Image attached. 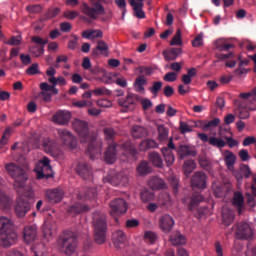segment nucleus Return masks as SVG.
Listing matches in <instances>:
<instances>
[{
  "label": "nucleus",
  "instance_id": "nucleus-36",
  "mask_svg": "<svg viewBox=\"0 0 256 256\" xmlns=\"http://www.w3.org/2000/svg\"><path fill=\"white\" fill-rule=\"evenodd\" d=\"M149 161L154 165V167H164L163 159L160 153H157L156 151L149 153Z\"/></svg>",
  "mask_w": 256,
  "mask_h": 256
},
{
  "label": "nucleus",
  "instance_id": "nucleus-59",
  "mask_svg": "<svg viewBox=\"0 0 256 256\" xmlns=\"http://www.w3.org/2000/svg\"><path fill=\"white\" fill-rule=\"evenodd\" d=\"M39 64H32L29 68L26 70V74L29 76H35L36 74H39Z\"/></svg>",
  "mask_w": 256,
  "mask_h": 256
},
{
  "label": "nucleus",
  "instance_id": "nucleus-35",
  "mask_svg": "<svg viewBox=\"0 0 256 256\" xmlns=\"http://www.w3.org/2000/svg\"><path fill=\"white\" fill-rule=\"evenodd\" d=\"M158 131V141L160 143H164V141H168L169 139V128L167 126H164V124H159L157 127Z\"/></svg>",
  "mask_w": 256,
  "mask_h": 256
},
{
  "label": "nucleus",
  "instance_id": "nucleus-15",
  "mask_svg": "<svg viewBox=\"0 0 256 256\" xmlns=\"http://www.w3.org/2000/svg\"><path fill=\"white\" fill-rule=\"evenodd\" d=\"M104 183H111V185H127L129 179L127 175L123 173H117L116 175H107L103 178Z\"/></svg>",
  "mask_w": 256,
  "mask_h": 256
},
{
  "label": "nucleus",
  "instance_id": "nucleus-11",
  "mask_svg": "<svg viewBox=\"0 0 256 256\" xmlns=\"http://www.w3.org/2000/svg\"><path fill=\"white\" fill-rule=\"evenodd\" d=\"M128 210V204L124 198H115L110 203V214L115 216L116 214H125Z\"/></svg>",
  "mask_w": 256,
  "mask_h": 256
},
{
  "label": "nucleus",
  "instance_id": "nucleus-61",
  "mask_svg": "<svg viewBox=\"0 0 256 256\" xmlns=\"http://www.w3.org/2000/svg\"><path fill=\"white\" fill-rule=\"evenodd\" d=\"M222 219L224 221L225 224H231V222H233L234 220V216L231 212H229L228 214H226L225 210L222 211Z\"/></svg>",
  "mask_w": 256,
  "mask_h": 256
},
{
  "label": "nucleus",
  "instance_id": "nucleus-34",
  "mask_svg": "<svg viewBox=\"0 0 256 256\" xmlns=\"http://www.w3.org/2000/svg\"><path fill=\"white\" fill-rule=\"evenodd\" d=\"M162 153H163L164 161H165L166 165L168 167L173 165V163L175 162V155H174L173 151H171L169 149V145L167 147L162 148Z\"/></svg>",
  "mask_w": 256,
  "mask_h": 256
},
{
  "label": "nucleus",
  "instance_id": "nucleus-7",
  "mask_svg": "<svg viewBox=\"0 0 256 256\" xmlns=\"http://www.w3.org/2000/svg\"><path fill=\"white\" fill-rule=\"evenodd\" d=\"M58 244L66 254H73L77 248V236L75 232L69 230L64 231L58 240Z\"/></svg>",
  "mask_w": 256,
  "mask_h": 256
},
{
  "label": "nucleus",
  "instance_id": "nucleus-40",
  "mask_svg": "<svg viewBox=\"0 0 256 256\" xmlns=\"http://www.w3.org/2000/svg\"><path fill=\"white\" fill-rule=\"evenodd\" d=\"M197 68H190L186 74H183L182 76V82L183 84L189 85L192 82V78H195L197 76Z\"/></svg>",
  "mask_w": 256,
  "mask_h": 256
},
{
  "label": "nucleus",
  "instance_id": "nucleus-63",
  "mask_svg": "<svg viewBox=\"0 0 256 256\" xmlns=\"http://www.w3.org/2000/svg\"><path fill=\"white\" fill-rule=\"evenodd\" d=\"M22 41V37L20 35H13L12 37H10L9 41H6V43L8 45H20Z\"/></svg>",
  "mask_w": 256,
  "mask_h": 256
},
{
  "label": "nucleus",
  "instance_id": "nucleus-8",
  "mask_svg": "<svg viewBox=\"0 0 256 256\" xmlns=\"http://www.w3.org/2000/svg\"><path fill=\"white\" fill-rule=\"evenodd\" d=\"M31 41L32 43H35V45H30V53H32L34 57H40V55H43V53H45V46L49 43V39H43V37H40L39 35H33L31 37Z\"/></svg>",
  "mask_w": 256,
  "mask_h": 256
},
{
  "label": "nucleus",
  "instance_id": "nucleus-23",
  "mask_svg": "<svg viewBox=\"0 0 256 256\" xmlns=\"http://www.w3.org/2000/svg\"><path fill=\"white\" fill-rule=\"evenodd\" d=\"M112 242L115 248H123L127 242V236L123 230H116L112 234Z\"/></svg>",
  "mask_w": 256,
  "mask_h": 256
},
{
  "label": "nucleus",
  "instance_id": "nucleus-1",
  "mask_svg": "<svg viewBox=\"0 0 256 256\" xmlns=\"http://www.w3.org/2000/svg\"><path fill=\"white\" fill-rule=\"evenodd\" d=\"M5 169L10 177L14 179V186L18 193H20V197L16 202L15 213L19 218H24L31 210V204L25 197H33V191H31V189H28V191L24 193V187L28 179V175L25 169L16 163H6Z\"/></svg>",
  "mask_w": 256,
  "mask_h": 256
},
{
  "label": "nucleus",
  "instance_id": "nucleus-12",
  "mask_svg": "<svg viewBox=\"0 0 256 256\" xmlns=\"http://www.w3.org/2000/svg\"><path fill=\"white\" fill-rule=\"evenodd\" d=\"M41 163V169L37 171V179H49V177H53V171L50 165L49 157H43Z\"/></svg>",
  "mask_w": 256,
  "mask_h": 256
},
{
  "label": "nucleus",
  "instance_id": "nucleus-42",
  "mask_svg": "<svg viewBox=\"0 0 256 256\" xmlns=\"http://www.w3.org/2000/svg\"><path fill=\"white\" fill-rule=\"evenodd\" d=\"M140 197L143 203H150V201H153V199H155V193L150 189H143V191H141L140 193Z\"/></svg>",
  "mask_w": 256,
  "mask_h": 256
},
{
  "label": "nucleus",
  "instance_id": "nucleus-29",
  "mask_svg": "<svg viewBox=\"0 0 256 256\" xmlns=\"http://www.w3.org/2000/svg\"><path fill=\"white\" fill-rule=\"evenodd\" d=\"M131 133L134 139H142L143 137H148L147 128H145V126H139V124L132 126Z\"/></svg>",
  "mask_w": 256,
  "mask_h": 256
},
{
  "label": "nucleus",
  "instance_id": "nucleus-38",
  "mask_svg": "<svg viewBox=\"0 0 256 256\" xmlns=\"http://www.w3.org/2000/svg\"><path fill=\"white\" fill-rule=\"evenodd\" d=\"M43 238L49 242L51 238H53L54 234H56V228H54L51 224L43 225Z\"/></svg>",
  "mask_w": 256,
  "mask_h": 256
},
{
  "label": "nucleus",
  "instance_id": "nucleus-55",
  "mask_svg": "<svg viewBox=\"0 0 256 256\" xmlns=\"http://www.w3.org/2000/svg\"><path fill=\"white\" fill-rule=\"evenodd\" d=\"M229 135H231L230 128H219V137H221L222 141L227 142V145H228Z\"/></svg>",
  "mask_w": 256,
  "mask_h": 256
},
{
  "label": "nucleus",
  "instance_id": "nucleus-62",
  "mask_svg": "<svg viewBox=\"0 0 256 256\" xmlns=\"http://www.w3.org/2000/svg\"><path fill=\"white\" fill-rule=\"evenodd\" d=\"M200 166L203 169H206V171H211L212 169V165L211 162L208 161V159H206L205 157H203L202 159L199 160Z\"/></svg>",
  "mask_w": 256,
  "mask_h": 256
},
{
  "label": "nucleus",
  "instance_id": "nucleus-46",
  "mask_svg": "<svg viewBox=\"0 0 256 256\" xmlns=\"http://www.w3.org/2000/svg\"><path fill=\"white\" fill-rule=\"evenodd\" d=\"M194 169H196V163L193 159H188L184 162L183 171L185 175H190Z\"/></svg>",
  "mask_w": 256,
  "mask_h": 256
},
{
  "label": "nucleus",
  "instance_id": "nucleus-24",
  "mask_svg": "<svg viewBox=\"0 0 256 256\" xmlns=\"http://www.w3.org/2000/svg\"><path fill=\"white\" fill-rule=\"evenodd\" d=\"M88 210V206L86 204H81V202H75V204H71V206H68L67 208V212L70 216H77Z\"/></svg>",
  "mask_w": 256,
  "mask_h": 256
},
{
  "label": "nucleus",
  "instance_id": "nucleus-54",
  "mask_svg": "<svg viewBox=\"0 0 256 256\" xmlns=\"http://www.w3.org/2000/svg\"><path fill=\"white\" fill-rule=\"evenodd\" d=\"M12 131H13V128H11V126H7L5 128L2 139L0 141L1 145H7V141L9 137H11Z\"/></svg>",
  "mask_w": 256,
  "mask_h": 256
},
{
  "label": "nucleus",
  "instance_id": "nucleus-17",
  "mask_svg": "<svg viewBox=\"0 0 256 256\" xmlns=\"http://www.w3.org/2000/svg\"><path fill=\"white\" fill-rule=\"evenodd\" d=\"M42 145L46 153H50L51 155L54 156H59L62 154V151H60L59 149L58 143H56V141H53L52 139H43Z\"/></svg>",
  "mask_w": 256,
  "mask_h": 256
},
{
  "label": "nucleus",
  "instance_id": "nucleus-47",
  "mask_svg": "<svg viewBox=\"0 0 256 256\" xmlns=\"http://www.w3.org/2000/svg\"><path fill=\"white\" fill-rule=\"evenodd\" d=\"M168 181L172 187L173 193L177 195L179 193V187H180V181L178 177H176L175 175H170V177H168Z\"/></svg>",
  "mask_w": 256,
  "mask_h": 256
},
{
  "label": "nucleus",
  "instance_id": "nucleus-28",
  "mask_svg": "<svg viewBox=\"0 0 256 256\" xmlns=\"http://www.w3.org/2000/svg\"><path fill=\"white\" fill-rule=\"evenodd\" d=\"M182 53L181 47H171V49H165L163 51V56L166 61H174Z\"/></svg>",
  "mask_w": 256,
  "mask_h": 256
},
{
  "label": "nucleus",
  "instance_id": "nucleus-43",
  "mask_svg": "<svg viewBox=\"0 0 256 256\" xmlns=\"http://www.w3.org/2000/svg\"><path fill=\"white\" fill-rule=\"evenodd\" d=\"M0 208L2 210H9L11 208V200H9L8 195L0 190Z\"/></svg>",
  "mask_w": 256,
  "mask_h": 256
},
{
  "label": "nucleus",
  "instance_id": "nucleus-37",
  "mask_svg": "<svg viewBox=\"0 0 256 256\" xmlns=\"http://www.w3.org/2000/svg\"><path fill=\"white\" fill-rule=\"evenodd\" d=\"M158 147V143L155 139H145L139 144L140 151H148L149 149H156Z\"/></svg>",
  "mask_w": 256,
  "mask_h": 256
},
{
  "label": "nucleus",
  "instance_id": "nucleus-5",
  "mask_svg": "<svg viewBox=\"0 0 256 256\" xmlns=\"http://www.w3.org/2000/svg\"><path fill=\"white\" fill-rule=\"evenodd\" d=\"M94 241L96 244H104L107 240V216L106 214H95L93 217Z\"/></svg>",
  "mask_w": 256,
  "mask_h": 256
},
{
  "label": "nucleus",
  "instance_id": "nucleus-25",
  "mask_svg": "<svg viewBox=\"0 0 256 256\" xmlns=\"http://www.w3.org/2000/svg\"><path fill=\"white\" fill-rule=\"evenodd\" d=\"M238 68L234 70L235 76H238L239 78H242V76H246V74L249 73V70L245 68L246 66H249L250 60H242V56H238Z\"/></svg>",
  "mask_w": 256,
  "mask_h": 256
},
{
  "label": "nucleus",
  "instance_id": "nucleus-20",
  "mask_svg": "<svg viewBox=\"0 0 256 256\" xmlns=\"http://www.w3.org/2000/svg\"><path fill=\"white\" fill-rule=\"evenodd\" d=\"M174 224L175 220L169 214H164L163 216H161L159 220V226L161 230L166 233L171 232V230H173Z\"/></svg>",
  "mask_w": 256,
  "mask_h": 256
},
{
  "label": "nucleus",
  "instance_id": "nucleus-50",
  "mask_svg": "<svg viewBox=\"0 0 256 256\" xmlns=\"http://www.w3.org/2000/svg\"><path fill=\"white\" fill-rule=\"evenodd\" d=\"M209 145H212L213 147H218L219 149L226 147L225 141L221 139L220 135L218 137H210L209 139Z\"/></svg>",
  "mask_w": 256,
  "mask_h": 256
},
{
  "label": "nucleus",
  "instance_id": "nucleus-39",
  "mask_svg": "<svg viewBox=\"0 0 256 256\" xmlns=\"http://www.w3.org/2000/svg\"><path fill=\"white\" fill-rule=\"evenodd\" d=\"M97 195L96 187H90L86 189L84 193L82 191L78 192V199H94Z\"/></svg>",
  "mask_w": 256,
  "mask_h": 256
},
{
  "label": "nucleus",
  "instance_id": "nucleus-4",
  "mask_svg": "<svg viewBox=\"0 0 256 256\" xmlns=\"http://www.w3.org/2000/svg\"><path fill=\"white\" fill-rule=\"evenodd\" d=\"M13 226V220L6 216H0V244L5 248L13 246L18 240V234Z\"/></svg>",
  "mask_w": 256,
  "mask_h": 256
},
{
  "label": "nucleus",
  "instance_id": "nucleus-44",
  "mask_svg": "<svg viewBox=\"0 0 256 256\" xmlns=\"http://www.w3.org/2000/svg\"><path fill=\"white\" fill-rule=\"evenodd\" d=\"M224 159L228 169H231V167H234L236 163V155H234L232 151H225Z\"/></svg>",
  "mask_w": 256,
  "mask_h": 256
},
{
  "label": "nucleus",
  "instance_id": "nucleus-19",
  "mask_svg": "<svg viewBox=\"0 0 256 256\" xmlns=\"http://www.w3.org/2000/svg\"><path fill=\"white\" fill-rule=\"evenodd\" d=\"M64 190L61 189L60 187H56L55 189H48L46 191V198L50 203H59L61 199L64 197Z\"/></svg>",
  "mask_w": 256,
  "mask_h": 256
},
{
  "label": "nucleus",
  "instance_id": "nucleus-27",
  "mask_svg": "<svg viewBox=\"0 0 256 256\" xmlns=\"http://www.w3.org/2000/svg\"><path fill=\"white\" fill-rule=\"evenodd\" d=\"M109 51V45L104 41L103 39H100L97 41L96 47H93L92 49V55L93 57H99L100 54L107 53Z\"/></svg>",
  "mask_w": 256,
  "mask_h": 256
},
{
  "label": "nucleus",
  "instance_id": "nucleus-51",
  "mask_svg": "<svg viewBox=\"0 0 256 256\" xmlns=\"http://www.w3.org/2000/svg\"><path fill=\"white\" fill-rule=\"evenodd\" d=\"M71 37L72 39H69L67 47L68 49H77L79 45V35L72 33Z\"/></svg>",
  "mask_w": 256,
  "mask_h": 256
},
{
  "label": "nucleus",
  "instance_id": "nucleus-10",
  "mask_svg": "<svg viewBox=\"0 0 256 256\" xmlns=\"http://www.w3.org/2000/svg\"><path fill=\"white\" fill-rule=\"evenodd\" d=\"M139 100L138 94H127L125 98H119L118 104L123 108L124 112H129L134 110L137 106V102Z\"/></svg>",
  "mask_w": 256,
  "mask_h": 256
},
{
  "label": "nucleus",
  "instance_id": "nucleus-18",
  "mask_svg": "<svg viewBox=\"0 0 256 256\" xmlns=\"http://www.w3.org/2000/svg\"><path fill=\"white\" fill-rule=\"evenodd\" d=\"M76 173L82 177V179H91L93 177V169L91 165L85 162H79L76 167Z\"/></svg>",
  "mask_w": 256,
  "mask_h": 256
},
{
  "label": "nucleus",
  "instance_id": "nucleus-45",
  "mask_svg": "<svg viewBox=\"0 0 256 256\" xmlns=\"http://www.w3.org/2000/svg\"><path fill=\"white\" fill-rule=\"evenodd\" d=\"M137 171L140 175H148V173H151L152 169L148 161H141L137 167Z\"/></svg>",
  "mask_w": 256,
  "mask_h": 256
},
{
  "label": "nucleus",
  "instance_id": "nucleus-41",
  "mask_svg": "<svg viewBox=\"0 0 256 256\" xmlns=\"http://www.w3.org/2000/svg\"><path fill=\"white\" fill-rule=\"evenodd\" d=\"M170 242L174 246H178L179 244H185L186 238L180 232H175L174 234L170 235Z\"/></svg>",
  "mask_w": 256,
  "mask_h": 256
},
{
  "label": "nucleus",
  "instance_id": "nucleus-13",
  "mask_svg": "<svg viewBox=\"0 0 256 256\" xmlns=\"http://www.w3.org/2000/svg\"><path fill=\"white\" fill-rule=\"evenodd\" d=\"M192 187H197L198 189H204L207 187V175L203 171H196L191 177Z\"/></svg>",
  "mask_w": 256,
  "mask_h": 256
},
{
  "label": "nucleus",
  "instance_id": "nucleus-60",
  "mask_svg": "<svg viewBox=\"0 0 256 256\" xmlns=\"http://www.w3.org/2000/svg\"><path fill=\"white\" fill-rule=\"evenodd\" d=\"M113 102L111 100H108V98H100V100L97 101V105L101 106L102 108H109L112 106Z\"/></svg>",
  "mask_w": 256,
  "mask_h": 256
},
{
  "label": "nucleus",
  "instance_id": "nucleus-2",
  "mask_svg": "<svg viewBox=\"0 0 256 256\" xmlns=\"http://www.w3.org/2000/svg\"><path fill=\"white\" fill-rule=\"evenodd\" d=\"M72 127L79 135L81 143L88 145L86 153L90 155L91 159H95L96 155L101 153V145L97 143L96 135L89 133L88 122L75 118L72 122Z\"/></svg>",
  "mask_w": 256,
  "mask_h": 256
},
{
  "label": "nucleus",
  "instance_id": "nucleus-3",
  "mask_svg": "<svg viewBox=\"0 0 256 256\" xmlns=\"http://www.w3.org/2000/svg\"><path fill=\"white\" fill-rule=\"evenodd\" d=\"M119 149H122L123 154L126 155V157H132L133 159L137 158V147L131 143V141H126V143H123L122 145L111 143L104 154L106 163H115Z\"/></svg>",
  "mask_w": 256,
  "mask_h": 256
},
{
  "label": "nucleus",
  "instance_id": "nucleus-48",
  "mask_svg": "<svg viewBox=\"0 0 256 256\" xmlns=\"http://www.w3.org/2000/svg\"><path fill=\"white\" fill-rule=\"evenodd\" d=\"M157 238L158 236L156 232H153L151 230L144 232L143 239L147 244H155Z\"/></svg>",
  "mask_w": 256,
  "mask_h": 256
},
{
  "label": "nucleus",
  "instance_id": "nucleus-31",
  "mask_svg": "<svg viewBox=\"0 0 256 256\" xmlns=\"http://www.w3.org/2000/svg\"><path fill=\"white\" fill-rule=\"evenodd\" d=\"M148 184L152 189H166L167 187L165 179L161 177H151Z\"/></svg>",
  "mask_w": 256,
  "mask_h": 256
},
{
  "label": "nucleus",
  "instance_id": "nucleus-32",
  "mask_svg": "<svg viewBox=\"0 0 256 256\" xmlns=\"http://www.w3.org/2000/svg\"><path fill=\"white\" fill-rule=\"evenodd\" d=\"M147 84V78L143 76V74H140L134 82V89L136 90V92H145V86H147Z\"/></svg>",
  "mask_w": 256,
  "mask_h": 256
},
{
  "label": "nucleus",
  "instance_id": "nucleus-56",
  "mask_svg": "<svg viewBox=\"0 0 256 256\" xmlns=\"http://www.w3.org/2000/svg\"><path fill=\"white\" fill-rule=\"evenodd\" d=\"M213 193L216 197H223L224 189L219 183H212Z\"/></svg>",
  "mask_w": 256,
  "mask_h": 256
},
{
  "label": "nucleus",
  "instance_id": "nucleus-26",
  "mask_svg": "<svg viewBox=\"0 0 256 256\" xmlns=\"http://www.w3.org/2000/svg\"><path fill=\"white\" fill-rule=\"evenodd\" d=\"M201 201H204V197L203 195H201L199 191H195L194 193H192L191 198H189L188 201L189 210L193 211L196 208H198L199 203H201Z\"/></svg>",
  "mask_w": 256,
  "mask_h": 256
},
{
  "label": "nucleus",
  "instance_id": "nucleus-64",
  "mask_svg": "<svg viewBox=\"0 0 256 256\" xmlns=\"http://www.w3.org/2000/svg\"><path fill=\"white\" fill-rule=\"evenodd\" d=\"M178 78V74H175V72H168L164 76V81L165 82H176Z\"/></svg>",
  "mask_w": 256,
  "mask_h": 256
},
{
  "label": "nucleus",
  "instance_id": "nucleus-14",
  "mask_svg": "<svg viewBox=\"0 0 256 256\" xmlns=\"http://www.w3.org/2000/svg\"><path fill=\"white\" fill-rule=\"evenodd\" d=\"M236 236L241 239L249 240L253 236V230L248 222H241L237 226Z\"/></svg>",
  "mask_w": 256,
  "mask_h": 256
},
{
  "label": "nucleus",
  "instance_id": "nucleus-9",
  "mask_svg": "<svg viewBox=\"0 0 256 256\" xmlns=\"http://www.w3.org/2000/svg\"><path fill=\"white\" fill-rule=\"evenodd\" d=\"M57 133L62 145L68 149H76L77 139L70 133V130H67V128H58Z\"/></svg>",
  "mask_w": 256,
  "mask_h": 256
},
{
  "label": "nucleus",
  "instance_id": "nucleus-22",
  "mask_svg": "<svg viewBox=\"0 0 256 256\" xmlns=\"http://www.w3.org/2000/svg\"><path fill=\"white\" fill-rule=\"evenodd\" d=\"M177 154L180 159H185L186 157H196L197 152L191 145H179Z\"/></svg>",
  "mask_w": 256,
  "mask_h": 256
},
{
  "label": "nucleus",
  "instance_id": "nucleus-58",
  "mask_svg": "<svg viewBox=\"0 0 256 256\" xmlns=\"http://www.w3.org/2000/svg\"><path fill=\"white\" fill-rule=\"evenodd\" d=\"M221 123V118H213L204 124V129H213V127H218Z\"/></svg>",
  "mask_w": 256,
  "mask_h": 256
},
{
  "label": "nucleus",
  "instance_id": "nucleus-6",
  "mask_svg": "<svg viewBox=\"0 0 256 256\" xmlns=\"http://www.w3.org/2000/svg\"><path fill=\"white\" fill-rule=\"evenodd\" d=\"M102 3H106V0H97L94 3V7H90L87 3H83L82 5V13L84 14L81 19L83 21L89 22L90 19H98L99 15H105V9Z\"/></svg>",
  "mask_w": 256,
  "mask_h": 256
},
{
  "label": "nucleus",
  "instance_id": "nucleus-57",
  "mask_svg": "<svg viewBox=\"0 0 256 256\" xmlns=\"http://www.w3.org/2000/svg\"><path fill=\"white\" fill-rule=\"evenodd\" d=\"M163 88V82H153V85L151 88H149L150 92L154 94V96H157Z\"/></svg>",
  "mask_w": 256,
  "mask_h": 256
},
{
  "label": "nucleus",
  "instance_id": "nucleus-52",
  "mask_svg": "<svg viewBox=\"0 0 256 256\" xmlns=\"http://www.w3.org/2000/svg\"><path fill=\"white\" fill-rule=\"evenodd\" d=\"M182 43V31L181 29H177L174 37L170 41V45H182Z\"/></svg>",
  "mask_w": 256,
  "mask_h": 256
},
{
  "label": "nucleus",
  "instance_id": "nucleus-21",
  "mask_svg": "<svg viewBox=\"0 0 256 256\" xmlns=\"http://www.w3.org/2000/svg\"><path fill=\"white\" fill-rule=\"evenodd\" d=\"M71 112L69 110H58L55 114L52 116L53 122L56 124H68L69 120L71 119Z\"/></svg>",
  "mask_w": 256,
  "mask_h": 256
},
{
  "label": "nucleus",
  "instance_id": "nucleus-16",
  "mask_svg": "<svg viewBox=\"0 0 256 256\" xmlns=\"http://www.w3.org/2000/svg\"><path fill=\"white\" fill-rule=\"evenodd\" d=\"M38 228L37 226H25L23 230V240L26 244H32L37 240Z\"/></svg>",
  "mask_w": 256,
  "mask_h": 256
},
{
  "label": "nucleus",
  "instance_id": "nucleus-30",
  "mask_svg": "<svg viewBox=\"0 0 256 256\" xmlns=\"http://www.w3.org/2000/svg\"><path fill=\"white\" fill-rule=\"evenodd\" d=\"M233 205L238 209V214H242V210L244 208V195L241 191H235L233 197Z\"/></svg>",
  "mask_w": 256,
  "mask_h": 256
},
{
  "label": "nucleus",
  "instance_id": "nucleus-53",
  "mask_svg": "<svg viewBox=\"0 0 256 256\" xmlns=\"http://www.w3.org/2000/svg\"><path fill=\"white\" fill-rule=\"evenodd\" d=\"M144 3H136L135 7V16L138 17V19H145L146 13L143 11Z\"/></svg>",
  "mask_w": 256,
  "mask_h": 256
},
{
  "label": "nucleus",
  "instance_id": "nucleus-49",
  "mask_svg": "<svg viewBox=\"0 0 256 256\" xmlns=\"http://www.w3.org/2000/svg\"><path fill=\"white\" fill-rule=\"evenodd\" d=\"M103 133L107 141H113L118 135L115 128H104Z\"/></svg>",
  "mask_w": 256,
  "mask_h": 256
},
{
  "label": "nucleus",
  "instance_id": "nucleus-33",
  "mask_svg": "<svg viewBox=\"0 0 256 256\" xmlns=\"http://www.w3.org/2000/svg\"><path fill=\"white\" fill-rule=\"evenodd\" d=\"M82 37L85 39H97V37H103V31L101 29H85V31H82Z\"/></svg>",
  "mask_w": 256,
  "mask_h": 256
}]
</instances>
